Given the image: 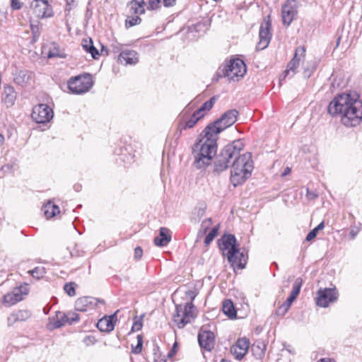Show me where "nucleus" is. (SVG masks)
<instances>
[{
	"instance_id": "nucleus-16",
	"label": "nucleus",
	"mask_w": 362,
	"mask_h": 362,
	"mask_svg": "<svg viewBox=\"0 0 362 362\" xmlns=\"http://www.w3.org/2000/svg\"><path fill=\"white\" fill-rule=\"evenodd\" d=\"M297 14V3L295 0H287L281 8L282 21L289 25Z\"/></svg>"
},
{
	"instance_id": "nucleus-11",
	"label": "nucleus",
	"mask_w": 362,
	"mask_h": 362,
	"mask_svg": "<svg viewBox=\"0 0 362 362\" xmlns=\"http://www.w3.org/2000/svg\"><path fill=\"white\" fill-rule=\"evenodd\" d=\"M31 117L36 123L45 124L52 119L54 112L48 105L42 103L33 107Z\"/></svg>"
},
{
	"instance_id": "nucleus-30",
	"label": "nucleus",
	"mask_w": 362,
	"mask_h": 362,
	"mask_svg": "<svg viewBox=\"0 0 362 362\" xmlns=\"http://www.w3.org/2000/svg\"><path fill=\"white\" fill-rule=\"evenodd\" d=\"M214 103V97L206 101L197 111H195L197 112V115H199L200 116L202 115V117H203L205 115L206 112L207 111H209L212 108Z\"/></svg>"
},
{
	"instance_id": "nucleus-17",
	"label": "nucleus",
	"mask_w": 362,
	"mask_h": 362,
	"mask_svg": "<svg viewBox=\"0 0 362 362\" xmlns=\"http://www.w3.org/2000/svg\"><path fill=\"white\" fill-rule=\"evenodd\" d=\"M250 340L246 337L239 338L230 348V352L237 360H241L247 353Z\"/></svg>"
},
{
	"instance_id": "nucleus-14",
	"label": "nucleus",
	"mask_w": 362,
	"mask_h": 362,
	"mask_svg": "<svg viewBox=\"0 0 362 362\" xmlns=\"http://www.w3.org/2000/svg\"><path fill=\"white\" fill-rule=\"evenodd\" d=\"M30 8L36 17L39 18H49L53 16L52 6L47 0H33Z\"/></svg>"
},
{
	"instance_id": "nucleus-56",
	"label": "nucleus",
	"mask_w": 362,
	"mask_h": 362,
	"mask_svg": "<svg viewBox=\"0 0 362 362\" xmlns=\"http://www.w3.org/2000/svg\"><path fill=\"white\" fill-rule=\"evenodd\" d=\"M291 173V168H288V167H286L285 169H284V171L281 174V176L282 177H284L287 175H288L289 173Z\"/></svg>"
},
{
	"instance_id": "nucleus-23",
	"label": "nucleus",
	"mask_w": 362,
	"mask_h": 362,
	"mask_svg": "<svg viewBox=\"0 0 362 362\" xmlns=\"http://www.w3.org/2000/svg\"><path fill=\"white\" fill-rule=\"evenodd\" d=\"M16 99V93L13 87L11 86H5L2 93V101L5 103L7 107H11L14 105Z\"/></svg>"
},
{
	"instance_id": "nucleus-50",
	"label": "nucleus",
	"mask_w": 362,
	"mask_h": 362,
	"mask_svg": "<svg viewBox=\"0 0 362 362\" xmlns=\"http://www.w3.org/2000/svg\"><path fill=\"white\" fill-rule=\"evenodd\" d=\"M66 9L68 11L71 10L74 6H76V0H66Z\"/></svg>"
},
{
	"instance_id": "nucleus-8",
	"label": "nucleus",
	"mask_w": 362,
	"mask_h": 362,
	"mask_svg": "<svg viewBox=\"0 0 362 362\" xmlns=\"http://www.w3.org/2000/svg\"><path fill=\"white\" fill-rule=\"evenodd\" d=\"M220 249L223 255L227 256V259L230 264L237 262L236 254L239 253V249L236 244V239L233 235H224L221 240Z\"/></svg>"
},
{
	"instance_id": "nucleus-62",
	"label": "nucleus",
	"mask_w": 362,
	"mask_h": 362,
	"mask_svg": "<svg viewBox=\"0 0 362 362\" xmlns=\"http://www.w3.org/2000/svg\"><path fill=\"white\" fill-rule=\"evenodd\" d=\"M137 340H138V342L140 341L141 344L143 343L142 342V337L140 335L137 336Z\"/></svg>"
},
{
	"instance_id": "nucleus-9",
	"label": "nucleus",
	"mask_w": 362,
	"mask_h": 362,
	"mask_svg": "<svg viewBox=\"0 0 362 362\" xmlns=\"http://www.w3.org/2000/svg\"><path fill=\"white\" fill-rule=\"evenodd\" d=\"M246 71L245 62L242 59H234L230 60L225 66L224 74L230 81H238L244 76Z\"/></svg>"
},
{
	"instance_id": "nucleus-40",
	"label": "nucleus",
	"mask_w": 362,
	"mask_h": 362,
	"mask_svg": "<svg viewBox=\"0 0 362 362\" xmlns=\"http://www.w3.org/2000/svg\"><path fill=\"white\" fill-rule=\"evenodd\" d=\"M30 274L33 277L39 279L43 276L45 274V269L44 268L35 267L30 272Z\"/></svg>"
},
{
	"instance_id": "nucleus-12",
	"label": "nucleus",
	"mask_w": 362,
	"mask_h": 362,
	"mask_svg": "<svg viewBox=\"0 0 362 362\" xmlns=\"http://www.w3.org/2000/svg\"><path fill=\"white\" fill-rule=\"evenodd\" d=\"M29 292L27 284L21 285L19 287L14 288L11 292L4 296L3 303L8 307L15 305L23 299V296L28 295Z\"/></svg>"
},
{
	"instance_id": "nucleus-19",
	"label": "nucleus",
	"mask_w": 362,
	"mask_h": 362,
	"mask_svg": "<svg viewBox=\"0 0 362 362\" xmlns=\"http://www.w3.org/2000/svg\"><path fill=\"white\" fill-rule=\"evenodd\" d=\"M267 18H269V16H268ZM270 28H271V23H270L269 19H267V20L265 19L262 23V24L260 25L259 33V45L262 46L261 49L266 48L270 42V40L272 37V35L270 33Z\"/></svg>"
},
{
	"instance_id": "nucleus-41",
	"label": "nucleus",
	"mask_w": 362,
	"mask_h": 362,
	"mask_svg": "<svg viewBox=\"0 0 362 362\" xmlns=\"http://www.w3.org/2000/svg\"><path fill=\"white\" fill-rule=\"evenodd\" d=\"M142 328V319L136 317L132 327L133 332H138Z\"/></svg>"
},
{
	"instance_id": "nucleus-34",
	"label": "nucleus",
	"mask_w": 362,
	"mask_h": 362,
	"mask_svg": "<svg viewBox=\"0 0 362 362\" xmlns=\"http://www.w3.org/2000/svg\"><path fill=\"white\" fill-rule=\"evenodd\" d=\"M302 284H303L302 279L297 278L293 284L292 290H291V292L290 294L291 296H294L295 298H297L300 291V288H301Z\"/></svg>"
},
{
	"instance_id": "nucleus-33",
	"label": "nucleus",
	"mask_w": 362,
	"mask_h": 362,
	"mask_svg": "<svg viewBox=\"0 0 362 362\" xmlns=\"http://www.w3.org/2000/svg\"><path fill=\"white\" fill-rule=\"evenodd\" d=\"M237 262L234 264H231L233 267H237L238 269H242L245 267L247 262V257L244 255L243 252H240L236 254Z\"/></svg>"
},
{
	"instance_id": "nucleus-37",
	"label": "nucleus",
	"mask_w": 362,
	"mask_h": 362,
	"mask_svg": "<svg viewBox=\"0 0 362 362\" xmlns=\"http://www.w3.org/2000/svg\"><path fill=\"white\" fill-rule=\"evenodd\" d=\"M218 230V226L214 227L211 230L209 233V234L206 236L204 240L205 245H209L214 238L216 236Z\"/></svg>"
},
{
	"instance_id": "nucleus-59",
	"label": "nucleus",
	"mask_w": 362,
	"mask_h": 362,
	"mask_svg": "<svg viewBox=\"0 0 362 362\" xmlns=\"http://www.w3.org/2000/svg\"><path fill=\"white\" fill-rule=\"evenodd\" d=\"M5 139L3 134H0V146H1L4 143Z\"/></svg>"
},
{
	"instance_id": "nucleus-63",
	"label": "nucleus",
	"mask_w": 362,
	"mask_h": 362,
	"mask_svg": "<svg viewBox=\"0 0 362 362\" xmlns=\"http://www.w3.org/2000/svg\"><path fill=\"white\" fill-rule=\"evenodd\" d=\"M101 52H105L107 54H108V53H107V49H105V47H104V46H102Z\"/></svg>"
},
{
	"instance_id": "nucleus-31",
	"label": "nucleus",
	"mask_w": 362,
	"mask_h": 362,
	"mask_svg": "<svg viewBox=\"0 0 362 362\" xmlns=\"http://www.w3.org/2000/svg\"><path fill=\"white\" fill-rule=\"evenodd\" d=\"M252 350L257 358H262L265 354L266 345L264 343L258 342L252 346Z\"/></svg>"
},
{
	"instance_id": "nucleus-64",
	"label": "nucleus",
	"mask_w": 362,
	"mask_h": 362,
	"mask_svg": "<svg viewBox=\"0 0 362 362\" xmlns=\"http://www.w3.org/2000/svg\"><path fill=\"white\" fill-rule=\"evenodd\" d=\"M312 231H314V233L315 234V235H317V232H318L319 230H317V228H313V229L312 230Z\"/></svg>"
},
{
	"instance_id": "nucleus-57",
	"label": "nucleus",
	"mask_w": 362,
	"mask_h": 362,
	"mask_svg": "<svg viewBox=\"0 0 362 362\" xmlns=\"http://www.w3.org/2000/svg\"><path fill=\"white\" fill-rule=\"evenodd\" d=\"M317 228V230H322L324 228H325V223L323 221H322L320 223H319V225L315 227Z\"/></svg>"
},
{
	"instance_id": "nucleus-46",
	"label": "nucleus",
	"mask_w": 362,
	"mask_h": 362,
	"mask_svg": "<svg viewBox=\"0 0 362 362\" xmlns=\"http://www.w3.org/2000/svg\"><path fill=\"white\" fill-rule=\"evenodd\" d=\"M66 315H68V322L69 324H71L74 322H77L79 320L78 315L75 313H69Z\"/></svg>"
},
{
	"instance_id": "nucleus-25",
	"label": "nucleus",
	"mask_w": 362,
	"mask_h": 362,
	"mask_svg": "<svg viewBox=\"0 0 362 362\" xmlns=\"http://www.w3.org/2000/svg\"><path fill=\"white\" fill-rule=\"evenodd\" d=\"M30 317V313L27 310H18L15 313H11L8 319V325H13L18 321H24Z\"/></svg>"
},
{
	"instance_id": "nucleus-24",
	"label": "nucleus",
	"mask_w": 362,
	"mask_h": 362,
	"mask_svg": "<svg viewBox=\"0 0 362 362\" xmlns=\"http://www.w3.org/2000/svg\"><path fill=\"white\" fill-rule=\"evenodd\" d=\"M171 240L170 230L164 227L160 228L159 236L154 238V243L156 246H165Z\"/></svg>"
},
{
	"instance_id": "nucleus-39",
	"label": "nucleus",
	"mask_w": 362,
	"mask_h": 362,
	"mask_svg": "<svg viewBox=\"0 0 362 362\" xmlns=\"http://www.w3.org/2000/svg\"><path fill=\"white\" fill-rule=\"evenodd\" d=\"M83 342L86 346H90L94 345L97 342V339L93 335H86L83 338Z\"/></svg>"
},
{
	"instance_id": "nucleus-43",
	"label": "nucleus",
	"mask_w": 362,
	"mask_h": 362,
	"mask_svg": "<svg viewBox=\"0 0 362 362\" xmlns=\"http://www.w3.org/2000/svg\"><path fill=\"white\" fill-rule=\"evenodd\" d=\"M160 2V0H148L147 8L149 10L157 9L158 8H159Z\"/></svg>"
},
{
	"instance_id": "nucleus-52",
	"label": "nucleus",
	"mask_w": 362,
	"mask_h": 362,
	"mask_svg": "<svg viewBox=\"0 0 362 362\" xmlns=\"http://www.w3.org/2000/svg\"><path fill=\"white\" fill-rule=\"evenodd\" d=\"M59 57V53L57 49L49 51V52L47 54L48 58H53V57Z\"/></svg>"
},
{
	"instance_id": "nucleus-4",
	"label": "nucleus",
	"mask_w": 362,
	"mask_h": 362,
	"mask_svg": "<svg viewBox=\"0 0 362 362\" xmlns=\"http://www.w3.org/2000/svg\"><path fill=\"white\" fill-rule=\"evenodd\" d=\"M244 143L241 139H237L226 145L221 151L214 163V170L222 172L225 170L234 156L239 155L243 150Z\"/></svg>"
},
{
	"instance_id": "nucleus-49",
	"label": "nucleus",
	"mask_w": 362,
	"mask_h": 362,
	"mask_svg": "<svg viewBox=\"0 0 362 362\" xmlns=\"http://www.w3.org/2000/svg\"><path fill=\"white\" fill-rule=\"evenodd\" d=\"M142 254H143V250H142L141 247H136L134 249V257H135V259H139L141 257Z\"/></svg>"
},
{
	"instance_id": "nucleus-21",
	"label": "nucleus",
	"mask_w": 362,
	"mask_h": 362,
	"mask_svg": "<svg viewBox=\"0 0 362 362\" xmlns=\"http://www.w3.org/2000/svg\"><path fill=\"white\" fill-rule=\"evenodd\" d=\"M68 322V315L62 312H57L55 317L49 318L47 329L53 330L64 326Z\"/></svg>"
},
{
	"instance_id": "nucleus-35",
	"label": "nucleus",
	"mask_w": 362,
	"mask_h": 362,
	"mask_svg": "<svg viewBox=\"0 0 362 362\" xmlns=\"http://www.w3.org/2000/svg\"><path fill=\"white\" fill-rule=\"evenodd\" d=\"M317 62L316 61L311 62L307 67L303 70V76L308 78L311 76L313 71L316 69Z\"/></svg>"
},
{
	"instance_id": "nucleus-28",
	"label": "nucleus",
	"mask_w": 362,
	"mask_h": 362,
	"mask_svg": "<svg viewBox=\"0 0 362 362\" xmlns=\"http://www.w3.org/2000/svg\"><path fill=\"white\" fill-rule=\"evenodd\" d=\"M223 313L230 318H234L236 316V310L231 300L226 299L223 303L222 308Z\"/></svg>"
},
{
	"instance_id": "nucleus-42",
	"label": "nucleus",
	"mask_w": 362,
	"mask_h": 362,
	"mask_svg": "<svg viewBox=\"0 0 362 362\" xmlns=\"http://www.w3.org/2000/svg\"><path fill=\"white\" fill-rule=\"evenodd\" d=\"M110 47L112 49V52L115 54L117 53H121L122 51H124L125 49H123V46L120 43L117 42H112L110 45Z\"/></svg>"
},
{
	"instance_id": "nucleus-45",
	"label": "nucleus",
	"mask_w": 362,
	"mask_h": 362,
	"mask_svg": "<svg viewBox=\"0 0 362 362\" xmlns=\"http://www.w3.org/2000/svg\"><path fill=\"white\" fill-rule=\"evenodd\" d=\"M23 6V4L20 0H11V8L13 10H20Z\"/></svg>"
},
{
	"instance_id": "nucleus-6",
	"label": "nucleus",
	"mask_w": 362,
	"mask_h": 362,
	"mask_svg": "<svg viewBox=\"0 0 362 362\" xmlns=\"http://www.w3.org/2000/svg\"><path fill=\"white\" fill-rule=\"evenodd\" d=\"M93 81L90 74H84L71 77L68 81V88L76 95L87 93L93 86Z\"/></svg>"
},
{
	"instance_id": "nucleus-22",
	"label": "nucleus",
	"mask_w": 362,
	"mask_h": 362,
	"mask_svg": "<svg viewBox=\"0 0 362 362\" xmlns=\"http://www.w3.org/2000/svg\"><path fill=\"white\" fill-rule=\"evenodd\" d=\"M116 315L105 316L98 320L97 323L98 329L101 332H110L114 329L115 320Z\"/></svg>"
},
{
	"instance_id": "nucleus-29",
	"label": "nucleus",
	"mask_w": 362,
	"mask_h": 362,
	"mask_svg": "<svg viewBox=\"0 0 362 362\" xmlns=\"http://www.w3.org/2000/svg\"><path fill=\"white\" fill-rule=\"evenodd\" d=\"M42 211L47 218H50L59 213V208L58 206L48 202L42 207Z\"/></svg>"
},
{
	"instance_id": "nucleus-53",
	"label": "nucleus",
	"mask_w": 362,
	"mask_h": 362,
	"mask_svg": "<svg viewBox=\"0 0 362 362\" xmlns=\"http://www.w3.org/2000/svg\"><path fill=\"white\" fill-rule=\"evenodd\" d=\"M315 237H316V235H315V234L314 233V231H312V230H311V231H310V232L308 233V234L307 235L305 240H306L307 241H310V240H313Z\"/></svg>"
},
{
	"instance_id": "nucleus-38",
	"label": "nucleus",
	"mask_w": 362,
	"mask_h": 362,
	"mask_svg": "<svg viewBox=\"0 0 362 362\" xmlns=\"http://www.w3.org/2000/svg\"><path fill=\"white\" fill-rule=\"evenodd\" d=\"M141 22V19L138 16L128 17L125 21V25L127 28L132 27V26L140 24Z\"/></svg>"
},
{
	"instance_id": "nucleus-60",
	"label": "nucleus",
	"mask_w": 362,
	"mask_h": 362,
	"mask_svg": "<svg viewBox=\"0 0 362 362\" xmlns=\"http://www.w3.org/2000/svg\"><path fill=\"white\" fill-rule=\"evenodd\" d=\"M350 235H351V238L354 239V238H355L356 235H357V231L351 230L350 232Z\"/></svg>"
},
{
	"instance_id": "nucleus-48",
	"label": "nucleus",
	"mask_w": 362,
	"mask_h": 362,
	"mask_svg": "<svg viewBox=\"0 0 362 362\" xmlns=\"http://www.w3.org/2000/svg\"><path fill=\"white\" fill-rule=\"evenodd\" d=\"M141 350H142V344L140 341H139L136 346L132 347V353H134L135 354H138L141 353Z\"/></svg>"
},
{
	"instance_id": "nucleus-55",
	"label": "nucleus",
	"mask_w": 362,
	"mask_h": 362,
	"mask_svg": "<svg viewBox=\"0 0 362 362\" xmlns=\"http://www.w3.org/2000/svg\"><path fill=\"white\" fill-rule=\"evenodd\" d=\"M211 218H206L202 222V226H206V229L211 225Z\"/></svg>"
},
{
	"instance_id": "nucleus-27",
	"label": "nucleus",
	"mask_w": 362,
	"mask_h": 362,
	"mask_svg": "<svg viewBox=\"0 0 362 362\" xmlns=\"http://www.w3.org/2000/svg\"><path fill=\"white\" fill-rule=\"evenodd\" d=\"M202 115H197V112H194L189 119H188L186 122L183 124H180L179 126L180 134H182V130H185L187 129H190L194 127V125L197 123V122L202 119Z\"/></svg>"
},
{
	"instance_id": "nucleus-20",
	"label": "nucleus",
	"mask_w": 362,
	"mask_h": 362,
	"mask_svg": "<svg viewBox=\"0 0 362 362\" xmlns=\"http://www.w3.org/2000/svg\"><path fill=\"white\" fill-rule=\"evenodd\" d=\"M118 61L124 65H134L139 62L138 53L132 49H125L119 54Z\"/></svg>"
},
{
	"instance_id": "nucleus-36",
	"label": "nucleus",
	"mask_w": 362,
	"mask_h": 362,
	"mask_svg": "<svg viewBox=\"0 0 362 362\" xmlns=\"http://www.w3.org/2000/svg\"><path fill=\"white\" fill-rule=\"evenodd\" d=\"M76 284L74 282L66 283L64 286V290L69 296H74L76 295Z\"/></svg>"
},
{
	"instance_id": "nucleus-2",
	"label": "nucleus",
	"mask_w": 362,
	"mask_h": 362,
	"mask_svg": "<svg viewBox=\"0 0 362 362\" xmlns=\"http://www.w3.org/2000/svg\"><path fill=\"white\" fill-rule=\"evenodd\" d=\"M217 135L211 131H206V127L200 134L192 146L194 165L199 169L209 165L217 152Z\"/></svg>"
},
{
	"instance_id": "nucleus-13",
	"label": "nucleus",
	"mask_w": 362,
	"mask_h": 362,
	"mask_svg": "<svg viewBox=\"0 0 362 362\" xmlns=\"http://www.w3.org/2000/svg\"><path fill=\"white\" fill-rule=\"evenodd\" d=\"M336 288H320L317 293L316 303L322 308H327L337 300Z\"/></svg>"
},
{
	"instance_id": "nucleus-1",
	"label": "nucleus",
	"mask_w": 362,
	"mask_h": 362,
	"mask_svg": "<svg viewBox=\"0 0 362 362\" xmlns=\"http://www.w3.org/2000/svg\"><path fill=\"white\" fill-rule=\"evenodd\" d=\"M327 111L332 117H339L347 127H356L362 121V101L356 92L337 95L329 103Z\"/></svg>"
},
{
	"instance_id": "nucleus-18",
	"label": "nucleus",
	"mask_w": 362,
	"mask_h": 362,
	"mask_svg": "<svg viewBox=\"0 0 362 362\" xmlns=\"http://www.w3.org/2000/svg\"><path fill=\"white\" fill-rule=\"evenodd\" d=\"M198 341L202 348L207 351H211L214 346V334L202 327L198 334Z\"/></svg>"
},
{
	"instance_id": "nucleus-58",
	"label": "nucleus",
	"mask_w": 362,
	"mask_h": 362,
	"mask_svg": "<svg viewBox=\"0 0 362 362\" xmlns=\"http://www.w3.org/2000/svg\"><path fill=\"white\" fill-rule=\"evenodd\" d=\"M318 362H336V361L331 358H322Z\"/></svg>"
},
{
	"instance_id": "nucleus-10",
	"label": "nucleus",
	"mask_w": 362,
	"mask_h": 362,
	"mask_svg": "<svg viewBox=\"0 0 362 362\" xmlns=\"http://www.w3.org/2000/svg\"><path fill=\"white\" fill-rule=\"evenodd\" d=\"M305 48L303 46L298 47L295 50V54L291 60L288 63L286 69L281 74L280 81L284 80L286 77H292L297 72V69L300 62L305 59Z\"/></svg>"
},
{
	"instance_id": "nucleus-54",
	"label": "nucleus",
	"mask_w": 362,
	"mask_h": 362,
	"mask_svg": "<svg viewBox=\"0 0 362 362\" xmlns=\"http://www.w3.org/2000/svg\"><path fill=\"white\" fill-rule=\"evenodd\" d=\"M175 2V0H163V4L165 6H172Z\"/></svg>"
},
{
	"instance_id": "nucleus-5",
	"label": "nucleus",
	"mask_w": 362,
	"mask_h": 362,
	"mask_svg": "<svg viewBox=\"0 0 362 362\" xmlns=\"http://www.w3.org/2000/svg\"><path fill=\"white\" fill-rule=\"evenodd\" d=\"M194 297L191 302L176 305V313L173 315V321L178 328H183L196 317L197 309L192 303Z\"/></svg>"
},
{
	"instance_id": "nucleus-51",
	"label": "nucleus",
	"mask_w": 362,
	"mask_h": 362,
	"mask_svg": "<svg viewBox=\"0 0 362 362\" xmlns=\"http://www.w3.org/2000/svg\"><path fill=\"white\" fill-rule=\"evenodd\" d=\"M89 45H93V41L91 39L83 40L82 42V46L83 49L88 52Z\"/></svg>"
},
{
	"instance_id": "nucleus-44",
	"label": "nucleus",
	"mask_w": 362,
	"mask_h": 362,
	"mask_svg": "<svg viewBox=\"0 0 362 362\" xmlns=\"http://www.w3.org/2000/svg\"><path fill=\"white\" fill-rule=\"evenodd\" d=\"M88 53H90L93 59H98L100 54L98 50L93 46V45H89Z\"/></svg>"
},
{
	"instance_id": "nucleus-15",
	"label": "nucleus",
	"mask_w": 362,
	"mask_h": 362,
	"mask_svg": "<svg viewBox=\"0 0 362 362\" xmlns=\"http://www.w3.org/2000/svg\"><path fill=\"white\" fill-rule=\"evenodd\" d=\"M104 304L103 300H100L90 296L78 298L75 302V309L79 312H89L95 308L98 303Z\"/></svg>"
},
{
	"instance_id": "nucleus-61",
	"label": "nucleus",
	"mask_w": 362,
	"mask_h": 362,
	"mask_svg": "<svg viewBox=\"0 0 362 362\" xmlns=\"http://www.w3.org/2000/svg\"><path fill=\"white\" fill-rule=\"evenodd\" d=\"M38 28L37 25H34L33 24H31V30L33 33H35V32L37 30Z\"/></svg>"
},
{
	"instance_id": "nucleus-7",
	"label": "nucleus",
	"mask_w": 362,
	"mask_h": 362,
	"mask_svg": "<svg viewBox=\"0 0 362 362\" xmlns=\"http://www.w3.org/2000/svg\"><path fill=\"white\" fill-rule=\"evenodd\" d=\"M238 112L230 110L226 112L220 119L206 126V131H211L214 135H218L222 131L232 126L237 120Z\"/></svg>"
},
{
	"instance_id": "nucleus-26",
	"label": "nucleus",
	"mask_w": 362,
	"mask_h": 362,
	"mask_svg": "<svg viewBox=\"0 0 362 362\" xmlns=\"http://www.w3.org/2000/svg\"><path fill=\"white\" fill-rule=\"evenodd\" d=\"M145 4L144 0H132L129 4L131 13L136 15H141L144 13Z\"/></svg>"
},
{
	"instance_id": "nucleus-47",
	"label": "nucleus",
	"mask_w": 362,
	"mask_h": 362,
	"mask_svg": "<svg viewBox=\"0 0 362 362\" xmlns=\"http://www.w3.org/2000/svg\"><path fill=\"white\" fill-rule=\"evenodd\" d=\"M177 342H175L173 345V347L172 349H170V351L168 352V358H172L173 357L175 354L177 353Z\"/></svg>"
},
{
	"instance_id": "nucleus-32",
	"label": "nucleus",
	"mask_w": 362,
	"mask_h": 362,
	"mask_svg": "<svg viewBox=\"0 0 362 362\" xmlns=\"http://www.w3.org/2000/svg\"><path fill=\"white\" fill-rule=\"evenodd\" d=\"M296 298H295L294 296H293L290 294V296L286 299V300L279 308L278 311H277L278 313L281 314V315H284L288 311L290 306L291 305L293 302L296 300Z\"/></svg>"
},
{
	"instance_id": "nucleus-3",
	"label": "nucleus",
	"mask_w": 362,
	"mask_h": 362,
	"mask_svg": "<svg viewBox=\"0 0 362 362\" xmlns=\"http://www.w3.org/2000/svg\"><path fill=\"white\" fill-rule=\"evenodd\" d=\"M231 165L230 181L235 186L242 185L252 175L253 161L250 153H245L233 157Z\"/></svg>"
}]
</instances>
